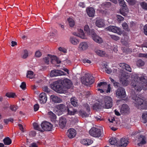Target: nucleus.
Listing matches in <instances>:
<instances>
[{"mask_svg":"<svg viewBox=\"0 0 147 147\" xmlns=\"http://www.w3.org/2000/svg\"><path fill=\"white\" fill-rule=\"evenodd\" d=\"M133 80L131 84V86L134 88L137 92H140L143 88L144 90H147V79L146 76H143L140 77L137 75H133Z\"/></svg>","mask_w":147,"mask_h":147,"instance_id":"obj_1","label":"nucleus"},{"mask_svg":"<svg viewBox=\"0 0 147 147\" xmlns=\"http://www.w3.org/2000/svg\"><path fill=\"white\" fill-rule=\"evenodd\" d=\"M51 88L59 93H62L64 92V89L62 82L60 80H57L51 85Z\"/></svg>","mask_w":147,"mask_h":147,"instance_id":"obj_2","label":"nucleus"},{"mask_svg":"<svg viewBox=\"0 0 147 147\" xmlns=\"http://www.w3.org/2000/svg\"><path fill=\"white\" fill-rule=\"evenodd\" d=\"M136 106L140 109H147V103L146 101L139 97L135 98Z\"/></svg>","mask_w":147,"mask_h":147,"instance_id":"obj_3","label":"nucleus"},{"mask_svg":"<svg viewBox=\"0 0 147 147\" xmlns=\"http://www.w3.org/2000/svg\"><path fill=\"white\" fill-rule=\"evenodd\" d=\"M81 82L83 84L88 86L92 84L94 82L93 77L90 76L88 74H86L84 76L82 77Z\"/></svg>","mask_w":147,"mask_h":147,"instance_id":"obj_4","label":"nucleus"},{"mask_svg":"<svg viewBox=\"0 0 147 147\" xmlns=\"http://www.w3.org/2000/svg\"><path fill=\"white\" fill-rule=\"evenodd\" d=\"M67 106L64 104H60L57 105L54 112L58 115H60L66 111Z\"/></svg>","mask_w":147,"mask_h":147,"instance_id":"obj_5","label":"nucleus"},{"mask_svg":"<svg viewBox=\"0 0 147 147\" xmlns=\"http://www.w3.org/2000/svg\"><path fill=\"white\" fill-rule=\"evenodd\" d=\"M116 96L119 98H124L126 96V92L125 89L123 88L120 87L116 91Z\"/></svg>","mask_w":147,"mask_h":147,"instance_id":"obj_6","label":"nucleus"},{"mask_svg":"<svg viewBox=\"0 0 147 147\" xmlns=\"http://www.w3.org/2000/svg\"><path fill=\"white\" fill-rule=\"evenodd\" d=\"M89 134L94 137H99L101 136V132L100 129L93 127L89 131Z\"/></svg>","mask_w":147,"mask_h":147,"instance_id":"obj_7","label":"nucleus"},{"mask_svg":"<svg viewBox=\"0 0 147 147\" xmlns=\"http://www.w3.org/2000/svg\"><path fill=\"white\" fill-rule=\"evenodd\" d=\"M41 126L42 128L45 131H51L53 129V125L48 122H43L41 124Z\"/></svg>","mask_w":147,"mask_h":147,"instance_id":"obj_8","label":"nucleus"},{"mask_svg":"<svg viewBox=\"0 0 147 147\" xmlns=\"http://www.w3.org/2000/svg\"><path fill=\"white\" fill-rule=\"evenodd\" d=\"M91 35L93 40L96 42L100 44L103 42L102 39L96 34L94 30H91Z\"/></svg>","mask_w":147,"mask_h":147,"instance_id":"obj_9","label":"nucleus"},{"mask_svg":"<svg viewBox=\"0 0 147 147\" xmlns=\"http://www.w3.org/2000/svg\"><path fill=\"white\" fill-rule=\"evenodd\" d=\"M62 82L63 89H69L72 85L71 81L67 78H65L63 80H60Z\"/></svg>","mask_w":147,"mask_h":147,"instance_id":"obj_10","label":"nucleus"},{"mask_svg":"<svg viewBox=\"0 0 147 147\" xmlns=\"http://www.w3.org/2000/svg\"><path fill=\"white\" fill-rule=\"evenodd\" d=\"M104 100L106 108L109 109L112 106V100L110 96H105L104 98Z\"/></svg>","mask_w":147,"mask_h":147,"instance_id":"obj_11","label":"nucleus"},{"mask_svg":"<svg viewBox=\"0 0 147 147\" xmlns=\"http://www.w3.org/2000/svg\"><path fill=\"white\" fill-rule=\"evenodd\" d=\"M107 29L110 31L117 33L119 35H121L122 33L121 28L115 26H110L107 28Z\"/></svg>","mask_w":147,"mask_h":147,"instance_id":"obj_12","label":"nucleus"},{"mask_svg":"<svg viewBox=\"0 0 147 147\" xmlns=\"http://www.w3.org/2000/svg\"><path fill=\"white\" fill-rule=\"evenodd\" d=\"M65 73L59 70L54 69L52 70L50 73V76L51 77L55 76L65 75Z\"/></svg>","mask_w":147,"mask_h":147,"instance_id":"obj_13","label":"nucleus"},{"mask_svg":"<svg viewBox=\"0 0 147 147\" xmlns=\"http://www.w3.org/2000/svg\"><path fill=\"white\" fill-rule=\"evenodd\" d=\"M97 87H100L101 88L103 89L107 88L106 92L108 93L110 92L111 89L110 85V84L107 85V83L106 82H101L100 83H98Z\"/></svg>","mask_w":147,"mask_h":147,"instance_id":"obj_14","label":"nucleus"},{"mask_svg":"<svg viewBox=\"0 0 147 147\" xmlns=\"http://www.w3.org/2000/svg\"><path fill=\"white\" fill-rule=\"evenodd\" d=\"M138 141L139 142L137 144L139 146H142V145L146 144V136L144 135H140L138 137Z\"/></svg>","mask_w":147,"mask_h":147,"instance_id":"obj_15","label":"nucleus"},{"mask_svg":"<svg viewBox=\"0 0 147 147\" xmlns=\"http://www.w3.org/2000/svg\"><path fill=\"white\" fill-rule=\"evenodd\" d=\"M38 99L41 104H44L46 103L47 100V97L46 94L44 92L41 93L39 95Z\"/></svg>","mask_w":147,"mask_h":147,"instance_id":"obj_16","label":"nucleus"},{"mask_svg":"<svg viewBox=\"0 0 147 147\" xmlns=\"http://www.w3.org/2000/svg\"><path fill=\"white\" fill-rule=\"evenodd\" d=\"M76 134L75 130L74 129L70 128L68 130L67 132V134L69 138H74Z\"/></svg>","mask_w":147,"mask_h":147,"instance_id":"obj_17","label":"nucleus"},{"mask_svg":"<svg viewBox=\"0 0 147 147\" xmlns=\"http://www.w3.org/2000/svg\"><path fill=\"white\" fill-rule=\"evenodd\" d=\"M67 121L65 117H61L59 120V125L60 128H63L66 125Z\"/></svg>","mask_w":147,"mask_h":147,"instance_id":"obj_18","label":"nucleus"},{"mask_svg":"<svg viewBox=\"0 0 147 147\" xmlns=\"http://www.w3.org/2000/svg\"><path fill=\"white\" fill-rule=\"evenodd\" d=\"M129 108L128 105L126 104H123L121 108L120 112L122 113H125L128 112Z\"/></svg>","mask_w":147,"mask_h":147,"instance_id":"obj_19","label":"nucleus"},{"mask_svg":"<svg viewBox=\"0 0 147 147\" xmlns=\"http://www.w3.org/2000/svg\"><path fill=\"white\" fill-rule=\"evenodd\" d=\"M96 26L99 28H102L105 25L104 21L103 19H98L96 21Z\"/></svg>","mask_w":147,"mask_h":147,"instance_id":"obj_20","label":"nucleus"},{"mask_svg":"<svg viewBox=\"0 0 147 147\" xmlns=\"http://www.w3.org/2000/svg\"><path fill=\"white\" fill-rule=\"evenodd\" d=\"M77 111V110L74 109L72 107H67L66 111L67 114L70 115H73Z\"/></svg>","mask_w":147,"mask_h":147,"instance_id":"obj_21","label":"nucleus"},{"mask_svg":"<svg viewBox=\"0 0 147 147\" xmlns=\"http://www.w3.org/2000/svg\"><path fill=\"white\" fill-rule=\"evenodd\" d=\"M51 98L52 101L54 103H59L62 102V99L56 96L51 95Z\"/></svg>","mask_w":147,"mask_h":147,"instance_id":"obj_22","label":"nucleus"},{"mask_svg":"<svg viewBox=\"0 0 147 147\" xmlns=\"http://www.w3.org/2000/svg\"><path fill=\"white\" fill-rule=\"evenodd\" d=\"M128 140L127 138H121L120 140V147H126L128 144Z\"/></svg>","mask_w":147,"mask_h":147,"instance_id":"obj_23","label":"nucleus"},{"mask_svg":"<svg viewBox=\"0 0 147 147\" xmlns=\"http://www.w3.org/2000/svg\"><path fill=\"white\" fill-rule=\"evenodd\" d=\"M86 11L87 13L89 16L92 17L94 16L95 11L93 8L92 7L88 8Z\"/></svg>","mask_w":147,"mask_h":147,"instance_id":"obj_24","label":"nucleus"},{"mask_svg":"<svg viewBox=\"0 0 147 147\" xmlns=\"http://www.w3.org/2000/svg\"><path fill=\"white\" fill-rule=\"evenodd\" d=\"M88 47L87 43L86 42H81L79 45V48L82 50H85Z\"/></svg>","mask_w":147,"mask_h":147,"instance_id":"obj_25","label":"nucleus"},{"mask_svg":"<svg viewBox=\"0 0 147 147\" xmlns=\"http://www.w3.org/2000/svg\"><path fill=\"white\" fill-rule=\"evenodd\" d=\"M120 66L123 68L125 69L127 71L130 72L131 71V69L130 66L125 63H120Z\"/></svg>","mask_w":147,"mask_h":147,"instance_id":"obj_26","label":"nucleus"},{"mask_svg":"<svg viewBox=\"0 0 147 147\" xmlns=\"http://www.w3.org/2000/svg\"><path fill=\"white\" fill-rule=\"evenodd\" d=\"M96 53L98 55L102 57H107L108 56L107 54L105 53V51L100 50H97L95 51Z\"/></svg>","mask_w":147,"mask_h":147,"instance_id":"obj_27","label":"nucleus"},{"mask_svg":"<svg viewBox=\"0 0 147 147\" xmlns=\"http://www.w3.org/2000/svg\"><path fill=\"white\" fill-rule=\"evenodd\" d=\"M79 113L80 116L82 118H84L89 116L90 114V111H87V112H86L82 110L79 111Z\"/></svg>","mask_w":147,"mask_h":147,"instance_id":"obj_28","label":"nucleus"},{"mask_svg":"<svg viewBox=\"0 0 147 147\" xmlns=\"http://www.w3.org/2000/svg\"><path fill=\"white\" fill-rule=\"evenodd\" d=\"M81 142L84 145L88 146L92 144L93 141L89 139H84L81 140Z\"/></svg>","mask_w":147,"mask_h":147,"instance_id":"obj_29","label":"nucleus"},{"mask_svg":"<svg viewBox=\"0 0 147 147\" xmlns=\"http://www.w3.org/2000/svg\"><path fill=\"white\" fill-rule=\"evenodd\" d=\"M48 114L49 115L51 120L53 122H55L57 118L56 115L51 111L49 112Z\"/></svg>","mask_w":147,"mask_h":147,"instance_id":"obj_30","label":"nucleus"},{"mask_svg":"<svg viewBox=\"0 0 147 147\" xmlns=\"http://www.w3.org/2000/svg\"><path fill=\"white\" fill-rule=\"evenodd\" d=\"M74 35H76L80 38H86V36L83 30L80 29L79 31V33L76 34V33H74Z\"/></svg>","mask_w":147,"mask_h":147,"instance_id":"obj_31","label":"nucleus"},{"mask_svg":"<svg viewBox=\"0 0 147 147\" xmlns=\"http://www.w3.org/2000/svg\"><path fill=\"white\" fill-rule=\"evenodd\" d=\"M70 41L71 43L74 45H77L79 43V41L76 37H71L70 39Z\"/></svg>","mask_w":147,"mask_h":147,"instance_id":"obj_32","label":"nucleus"},{"mask_svg":"<svg viewBox=\"0 0 147 147\" xmlns=\"http://www.w3.org/2000/svg\"><path fill=\"white\" fill-rule=\"evenodd\" d=\"M51 59H53V56L50 54H48V56L43 58L44 62L47 64H49L50 60Z\"/></svg>","mask_w":147,"mask_h":147,"instance_id":"obj_33","label":"nucleus"},{"mask_svg":"<svg viewBox=\"0 0 147 147\" xmlns=\"http://www.w3.org/2000/svg\"><path fill=\"white\" fill-rule=\"evenodd\" d=\"M119 5L122 7L121 8H123L124 9H127L125 2L124 0H118Z\"/></svg>","mask_w":147,"mask_h":147,"instance_id":"obj_34","label":"nucleus"},{"mask_svg":"<svg viewBox=\"0 0 147 147\" xmlns=\"http://www.w3.org/2000/svg\"><path fill=\"white\" fill-rule=\"evenodd\" d=\"M71 103V104L74 107H76L78 106V102L76 98L75 97L71 98L70 99Z\"/></svg>","mask_w":147,"mask_h":147,"instance_id":"obj_35","label":"nucleus"},{"mask_svg":"<svg viewBox=\"0 0 147 147\" xmlns=\"http://www.w3.org/2000/svg\"><path fill=\"white\" fill-rule=\"evenodd\" d=\"M3 142L5 145H9L11 143V140L8 137H6L3 140Z\"/></svg>","mask_w":147,"mask_h":147,"instance_id":"obj_36","label":"nucleus"},{"mask_svg":"<svg viewBox=\"0 0 147 147\" xmlns=\"http://www.w3.org/2000/svg\"><path fill=\"white\" fill-rule=\"evenodd\" d=\"M142 122L146 123L147 122V112H144L142 115Z\"/></svg>","mask_w":147,"mask_h":147,"instance_id":"obj_37","label":"nucleus"},{"mask_svg":"<svg viewBox=\"0 0 147 147\" xmlns=\"http://www.w3.org/2000/svg\"><path fill=\"white\" fill-rule=\"evenodd\" d=\"M110 143L112 145L117 144V139L115 138H112L109 140Z\"/></svg>","mask_w":147,"mask_h":147,"instance_id":"obj_38","label":"nucleus"},{"mask_svg":"<svg viewBox=\"0 0 147 147\" xmlns=\"http://www.w3.org/2000/svg\"><path fill=\"white\" fill-rule=\"evenodd\" d=\"M101 108V105L98 103L96 102L93 106V109L98 110Z\"/></svg>","mask_w":147,"mask_h":147,"instance_id":"obj_39","label":"nucleus"},{"mask_svg":"<svg viewBox=\"0 0 147 147\" xmlns=\"http://www.w3.org/2000/svg\"><path fill=\"white\" fill-rule=\"evenodd\" d=\"M109 79L111 82L113 84V86L115 88H118L119 85V83L115 81L114 79L111 78H110Z\"/></svg>","mask_w":147,"mask_h":147,"instance_id":"obj_40","label":"nucleus"},{"mask_svg":"<svg viewBox=\"0 0 147 147\" xmlns=\"http://www.w3.org/2000/svg\"><path fill=\"white\" fill-rule=\"evenodd\" d=\"M27 77L30 79L34 78V76L33 72L31 71H28L27 73Z\"/></svg>","mask_w":147,"mask_h":147,"instance_id":"obj_41","label":"nucleus"},{"mask_svg":"<svg viewBox=\"0 0 147 147\" xmlns=\"http://www.w3.org/2000/svg\"><path fill=\"white\" fill-rule=\"evenodd\" d=\"M67 20L70 26L71 27H73L75 24L73 20L71 18H68Z\"/></svg>","mask_w":147,"mask_h":147,"instance_id":"obj_42","label":"nucleus"},{"mask_svg":"<svg viewBox=\"0 0 147 147\" xmlns=\"http://www.w3.org/2000/svg\"><path fill=\"white\" fill-rule=\"evenodd\" d=\"M120 81L123 86H127L128 84V81L126 79H124L121 78L120 80Z\"/></svg>","mask_w":147,"mask_h":147,"instance_id":"obj_43","label":"nucleus"},{"mask_svg":"<svg viewBox=\"0 0 147 147\" xmlns=\"http://www.w3.org/2000/svg\"><path fill=\"white\" fill-rule=\"evenodd\" d=\"M84 30L87 34L91 35V32L89 26L88 25H86L84 27Z\"/></svg>","mask_w":147,"mask_h":147,"instance_id":"obj_44","label":"nucleus"},{"mask_svg":"<svg viewBox=\"0 0 147 147\" xmlns=\"http://www.w3.org/2000/svg\"><path fill=\"white\" fill-rule=\"evenodd\" d=\"M144 65V62L141 59H139L137 62V65L139 67L143 66Z\"/></svg>","mask_w":147,"mask_h":147,"instance_id":"obj_45","label":"nucleus"},{"mask_svg":"<svg viewBox=\"0 0 147 147\" xmlns=\"http://www.w3.org/2000/svg\"><path fill=\"white\" fill-rule=\"evenodd\" d=\"M140 5L142 8L145 10H147V3L144 2H141L140 3Z\"/></svg>","mask_w":147,"mask_h":147,"instance_id":"obj_46","label":"nucleus"},{"mask_svg":"<svg viewBox=\"0 0 147 147\" xmlns=\"http://www.w3.org/2000/svg\"><path fill=\"white\" fill-rule=\"evenodd\" d=\"M33 126L35 129L42 131V130L38 124L36 123H34L33 124Z\"/></svg>","mask_w":147,"mask_h":147,"instance_id":"obj_47","label":"nucleus"},{"mask_svg":"<svg viewBox=\"0 0 147 147\" xmlns=\"http://www.w3.org/2000/svg\"><path fill=\"white\" fill-rule=\"evenodd\" d=\"M15 95V94L13 92H7L6 94V96L9 98H13Z\"/></svg>","mask_w":147,"mask_h":147,"instance_id":"obj_48","label":"nucleus"},{"mask_svg":"<svg viewBox=\"0 0 147 147\" xmlns=\"http://www.w3.org/2000/svg\"><path fill=\"white\" fill-rule=\"evenodd\" d=\"M111 4L110 2H105L102 4V7L104 8L109 7L111 5Z\"/></svg>","mask_w":147,"mask_h":147,"instance_id":"obj_49","label":"nucleus"},{"mask_svg":"<svg viewBox=\"0 0 147 147\" xmlns=\"http://www.w3.org/2000/svg\"><path fill=\"white\" fill-rule=\"evenodd\" d=\"M116 17L118 21L119 22L123 21L124 20L123 17L120 15H116Z\"/></svg>","mask_w":147,"mask_h":147,"instance_id":"obj_50","label":"nucleus"},{"mask_svg":"<svg viewBox=\"0 0 147 147\" xmlns=\"http://www.w3.org/2000/svg\"><path fill=\"white\" fill-rule=\"evenodd\" d=\"M122 26L123 29L126 31L129 30L128 26L127 24L125 23H123L122 24Z\"/></svg>","mask_w":147,"mask_h":147,"instance_id":"obj_51","label":"nucleus"},{"mask_svg":"<svg viewBox=\"0 0 147 147\" xmlns=\"http://www.w3.org/2000/svg\"><path fill=\"white\" fill-rule=\"evenodd\" d=\"M43 90L45 92L49 93L51 92V90L47 86H45L43 87Z\"/></svg>","mask_w":147,"mask_h":147,"instance_id":"obj_52","label":"nucleus"},{"mask_svg":"<svg viewBox=\"0 0 147 147\" xmlns=\"http://www.w3.org/2000/svg\"><path fill=\"white\" fill-rule=\"evenodd\" d=\"M127 9L125 10L123 8H121L120 9V13L124 16H125L127 15V13H125L126 12Z\"/></svg>","mask_w":147,"mask_h":147,"instance_id":"obj_53","label":"nucleus"},{"mask_svg":"<svg viewBox=\"0 0 147 147\" xmlns=\"http://www.w3.org/2000/svg\"><path fill=\"white\" fill-rule=\"evenodd\" d=\"M24 54L22 56V57L24 59H25L28 56V51L26 49L24 50Z\"/></svg>","mask_w":147,"mask_h":147,"instance_id":"obj_54","label":"nucleus"},{"mask_svg":"<svg viewBox=\"0 0 147 147\" xmlns=\"http://www.w3.org/2000/svg\"><path fill=\"white\" fill-rule=\"evenodd\" d=\"M9 108L12 111L14 112H16L18 109V107L14 105H11Z\"/></svg>","mask_w":147,"mask_h":147,"instance_id":"obj_55","label":"nucleus"},{"mask_svg":"<svg viewBox=\"0 0 147 147\" xmlns=\"http://www.w3.org/2000/svg\"><path fill=\"white\" fill-rule=\"evenodd\" d=\"M83 106L84 108L87 111H90V108L89 105L87 103L84 104Z\"/></svg>","mask_w":147,"mask_h":147,"instance_id":"obj_56","label":"nucleus"},{"mask_svg":"<svg viewBox=\"0 0 147 147\" xmlns=\"http://www.w3.org/2000/svg\"><path fill=\"white\" fill-rule=\"evenodd\" d=\"M39 106L38 104H36L34 106V111H37L39 109Z\"/></svg>","mask_w":147,"mask_h":147,"instance_id":"obj_57","label":"nucleus"},{"mask_svg":"<svg viewBox=\"0 0 147 147\" xmlns=\"http://www.w3.org/2000/svg\"><path fill=\"white\" fill-rule=\"evenodd\" d=\"M26 83L24 82H23L21 83V84L20 86V87L23 90H24L26 87Z\"/></svg>","mask_w":147,"mask_h":147,"instance_id":"obj_58","label":"nucleus"},{"mask_svg":"<svg viewBox=\"0 0 147 147\" xmlns=\"http://www.w3.org/2000/svg\"><path fill=\"white\" fill-rule=\"evenodd\" d=\"M110 36L112 39L115 40H117L119 39V38L117 36L111 35Z\"/></svg>","mask_w":147,"mask_h":147,"instance_id":"obj_59","label":"nucleus"},{"mask_svg":"<svg viewBox=\"0 0 147 147\" xmlns=\"http://www.w3.org/2000/svg\"><path fill=\"white\" fill-rule=\"evenodd\" d=\"M136 2V0H130L128 3L130 5H135Z\"/></svg>","mask_w":147,"mask_h":147,"instance_id":"obj_60","label":"nucleus"},{"mask_svg":"<svg viewBox=\"0 0 147 147\" xmlns=\"http://www.w3.org/2000/svg\"><path fill=\"white\" fill-rule=\"evenodd\" d=\"M121 43L123 45L127 46L129 45L128 42V40H122Z\"/></svg>","mask_w":147,"mask_h":147,"instance_id":"obj_61","label":"nucleus"},{"mask_svg":"<svg viewBox=\"0 0 147 147\" xmlns=\"http://www.w3.org/2000/svg\"><path fill=\"white\" fill-rule=\"evenodd\" d=\"M41 53L39 51H37L35 53V55L36 57H39L41 56Z\"/></svg>","mask_w":147,"mask_h":147,"instance_id":"obj_62","label":"nucleus"},{"mask_svg":"<svg viewBox=\"0 0 147 147\" xmlns=\"http://www.w3.org/2000/svg\"><path fill=\"white\" fill-rule=\"evenodd\" d=\"M36 132L34 131H30L29 133V135L32 137H34L36 136Z\"/></svg>","mask_w":147,"mask_h":147,"instance_id":"obj_63","label":"nucleus"},{"mask_svg":"<svg viewBox=\"0 0 147 147\" xmlns=\"http://www.w3.org/2000/svg\"><path fill=\"white\" fill-rule=\"evenodd\" d=\"M144 32L145 34L147 35V24H146L144 27Z\"/></svg>","mask_w":147,"mask_h":147,"instance_id":"obj_64","label":"nucleus"}]
</instances>
